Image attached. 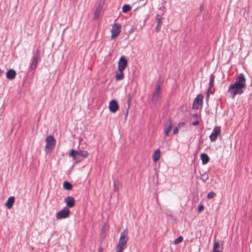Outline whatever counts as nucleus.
I'll return each instance as SVG.
<instances>
[{"mask_svg":"<svg viewBox=\"0 0 252 252\" xmlns=\"http://www.w3.org/2000/svg\"><path fill=\"white\" fill-rule=\"evenodd\" d=\"M220 247V244L218 242L215 241L213 246V251H219L218 249Z\"/></svg>","mask_w":252,"mask_h":252,"instance_id":"obj_25","label":"nucleus"},{"mask_svg":"<svg viewBox=\"0 0 252 252\" xmlns=\"http://www.w3.org/2000/svg\"><path fill=\"white\" fill-rule=\"evenodd\" d=\"M246 81L244 74L240 73L235 83L229 86L228 92L231 94L232 98H234L236 95H240L244 93L246 86Z\"/></svg>","mask_w":252,"mask_h":252,"instance_id":"obj_1","label":"nucleus"},{"mask_svg":"<svg viewBox=\"0 0 252 252\" xmlns=\"http://www.w3.org/2000/svg\"><path fill=\"white\" fill-rule=\"evenodd\" d=\"M127 65V61L124 56L120 58L118 62V70H125Z\"/></svg>","mask_w":252,"mask_h":252,"instance_id":"obj_10","label":"nucleus"},{"mask_svg":"<svg viewBox=\"0 0 252 252\" xmlns=\"http://www.w3.org/2000/svg\"><path fill=\"white\" fill-rule=\"evenodd\" d=\"M102 9V7L101 6H98L96 8L94 13V19L96 20L98 19L99 14L101 12Z\"/></svg>","mask_w":252,"mask_h":252,"instance_id":"obj_19","label":"nucleus"},{"mask_svg":"<svg viewBox=\"0 0 252 252\" xmlns=\"http://www.w3.org/2000/svg\"><path fill=\"white\" fill-rule=\"evenodd\" d=\"M14 202L15 197L14 196H10L7 200L5 205L8 209H10L12 207Z\"/></svg>","mask_w":252,"mask_h":252,"instance_id":"obj_16","label":"nucleus"},{"mask_svg":"<svg viewBox=\"0 0 252 252\" xmlns=\"http://www.w3.org/2000/svg\"><path fill=\"white\" fill-rule=\"evenodd\" d=\"M214 75L213 74H211L210 78L209 87L208 88V92H209L211 90L212 87L214 86Z\"/></svg>","mask_w":252,"mask_h":252,"instance_id":"obj_20","label":"nucleus"},{"mask_svg":"<svg viewBox=\"0 0 252 252\" xmlns=\"http://www.w3.org/2000/svg\"><path fill=\"white\" fill-rule=\"evenodd\" d=\"M16 75V71L13 69L8 70L6 73V78L9 80H13Z\"/></svg>","mask_w":252,"mask_h":252,"instance_id":"obj_14","label":"nucleus"},{"mask_svg":"<svg viewBox=\"0 0 252 252\" xmlns=\"http://www.w3.org/2000/svg\"><path fill=\"white\" fill-rule=\"evenodd\" d=\"M119 108V104L116 100H112L109 104V108L110 112L112 113L116 112Z\"/></svg>","mask_w":252,"mask_h":252,"instance_id":"obj_11","label":"nucleus"},{"mask_svg":"<svg viewBox=\"0 0 252 252\" xmlns=\"http://www.w3.org/2000/svg\"><path fill=\"white\" fill-rule=\"evenodd\" d=\"M131 9V7L129 4H125L122 7V11L124 13H127Z\"/></svg>","mask_w":252,"mask_h":252,"instance_id":"obj_23","label":"nucleus"},{"mask_svg":"<svg viewBox=\"0 0 252 252\" xmlns=\"http://www.w3.org/2000/svg\"><path fill=\"white\" fill-rule=\"evenodd\" d=\"M76 155L86 158L88 156V153L86 151H77Z\"/></svg>","mask_w":252,"mask_h":252,"instance_id":"obj_22","label":"nucleus"},{"mask_svg":"<svg viewBox=\"0 0 252 252\" xmlns=\"http://www.w3.org/2000/svg\"><path fill=\"white\" fill-rule=\"evenodd\" d=\"M63 187L66 190H70L72 189V186L70 183L65 181L63 183Z\"/></svg>","mask_w":252,"mask_h":252,"instance_id":"obj_21","label":"nucleus"},{"mask_svg":"<svg viewBox=\"0 0 252 252\" xmlns=\"http://www.w3.org/2000/svg\"><path fill=\"white\" fill-rule=\"evenodd\" d=\"M126 248L117 245L116 252H123Z\"/></svg>","mask_w":252,"mask_h":252,"instance_id":"obj_28","label":"nucleus"},{"mask_svg":"<svg viewBox=\"0 0 252 252\" xmlns=\"http://www.w3.org/2000/svg\"><path fill=\"white\" fill-rule=\"evenodd\" d=\"M221 132V128L220 126L215 127L214 129L213 132L211 134L210 136V139L211 141H215L217 139L218 136H219Z\"/></svg>","mask_w":252,"mask_h":252,"instance_id":"obj_9","label":"nucleus"},{"mask_svg":"<svg viewBox=\"0 0 252 252\" xmlns=\"http://www.w3.org/2000/svg\"><path fill=\"white\" fill-rule=\"evenodd\" d=\"M77 151H76L75 150L72 149L70 151L69 153V156L73 158H74L75 156L76 155Z\"/></svg>","mask_w":252,"mask_h":252,"instance_id":"obj_29","label":"nucleus"},{"mask_svg":"<svg viewBox=\"0 0 252 252\" xmlns=\"http://www.w3.org/2000/svg\"><path fill=\"white\" fill-rule=\"evenodd\" d=\"M193 117L194 118H198V116L197 114H194V115H193Z\"/></svg>","mask_w":252,"mask_h":252,"instance_id":"obj_37","label":"nucleus"},{"mask_svg":"<svg viewBox=\"0 0 252 252\" xmlns=\"http://www.w3.org/2000/svg\"><path fill=\"white\" fill-rule=\"evenodd\" d=\"M172 123L171 120H169L167 123L165 125L164 132L165 136L167 137L168 136L170 131L172 128Z\"/></svg>","mask_w":252,"mask_h":252,"instance_id":"obj_13","label":"nucleus"},{"mask_svg":"<svg viewBox=\"0 0 252 252\" xmlns=\"http://www.w3.org/2000/svg\"><path fill=\"white\" fill-rule=\"evenodd\" d=\"M186 125V123L185 122H182V123H180L179 124H178V126L179 127H181L182 126H184Z\"/></svg>","mask_w":252,"mask_h":252,"instance_id":"obj_32","label":"nucleus"},{"mask_svg":"<svg viewBox=\"0 0 252 252\" xmlns=\"http://www.w3.org/2000/svg\"><path fill=\"white\" fill-rule=\"evenodd\" d=\"M130 99H129L128 100V107H129V106H130Z\"/></svg>","mask_w":252,"mask_h":252,"instance_id":"obj_39","label":"nucleus"},{"mask_svg":"<svg viewBox=\"0 0 252 252\" xmlns=\"http://www.w3.org/2000/svg\"><path fill=\"white\" fill-rule=\"evenodd\" d=\"M156 20L157 21L158 24V25H161L162 24V17L160 15L157 14L156 17Z\"/></svg>","mask_w":252,"mask_h":252,"instance_id":"obj_27","label":"nucleus"},{"mask_svg":"<svg viewBox=\"0 0 252 252\" xmlns=\"http://www.w3.org/2000/svg\"><path fill=\"white\" fill-rule=\"evenodd\" d=\"M40 52V48H37L36 50L35 53L32 59V63L30 67V69L31 70H35L36 69L39 59Z\"/></svg>","mask_w":252,"mask_h":252,"instance_id":"obj_4","label":"nucleus"},{"mask_svg":"<svg viewBox=\"0 0 252 252\" xmlns=\"http://www.w3.org/2000/svg\"><path fill=\"white\" fill-rule=\"evenodd\" d=\"M66 206L68 208H72L75 204V200L74 197L72 196H67L65 199Z\"/></svg>","mask_w":252,"mask_h":252,"instance_id":"obj_12","label":"nucleus"},{"mask_svg":"<svg viewBox=\"0 0 252 252\" xmlns=\"http://www.w3.org/2000/svg\"><path fill=\"white\" fill-rule=\"evenodd\" d=\"M204 209V207L202 204H201L198 206V211L199 212L203 211Z\"/></svg>","mask_w":252,"mask_h":252,"instance_id":"obj_31","label":"nucleus"},{"mask_svg":"<svg viewBox=\"0 0 252 252\" xmlns=\"http://www.w3.org/2000/svg\"><path fill=\"white\" fill-rule=\"evenodd\" d=\"M199 123H200L199 121L198 120H196V121H194V122H193L191 124L193 126H197L199 124Z\"/></svg>","mask_w":252,"mask_h":252,"instance_id":"obj_33","label":"nucleus"},{"mask_svg":"<svg viewBox=\"0 0 252 252\" xmlns=\"http://www.w3.org/2000/svg\"><path fill=\"white\" fill-rule=\"evenodd\" d=\"M114 187H115V190H116L117 189V187L115 186V184H114Z\"/></svg>","mask_w":252,"mask_h":252,"instance_id":"obj_40","label":"nucleus"},{"mask_svg":"<svg viewBox=\"0 0 252 252\" xmlns=\"http://www.w3.org/2000/svg\"><path fill=\"white\" fill-rule=\"evenodd\" d=\"M179 127L178 126H176V127H175L174 128V129L173 130V133L174 134H177L179 132V129H178Z\"/></svg>","mask_w":252,"mask_h":252,"instance_id":"obj_30","label":"nucleus"},{"mask_svg":"<svg viewBox=\"0 0 252 252\" xmlns=\"http://www.w3.org/2000/svg\"><path fill=\"white\" fill-rule=\"evenodd\" d=\"M46 145L45 151L46 153H50L55 147L56 141L52 135H48L45 139Z\"/></svg>","mask_w":252,"mask_h":252,"instance_id":"obj_2","label":"nucleus"},{"mask_svg":"<svg viewBox=\"0 0 252 252\" xmlns=\"http://www.w3.org/2000/svg\"><path fill=\"white\" fill-rule=\"evenodd\" d=\"M162 84V82L158 81L157 83L156 88L155 92L153 94L152 100L153 102L156 103L159 98V95L160 94V87Z\"/></svg>","mask_w":252,"mask_h":252,"instance_id":"obj_8","label":"nucleus"},{"mask_svg":"<svg viewBox=\"0 0 252 252\" xmlns=\"http://www.w3.org/2000/svg\"><path fill=\"white\" fill-rule=\"evenodd\" d=\"M70 211L67 207H64L62 210L58 212L56 214L57 220L65 219L69 216Z\"/></svg>","mask_w":252,"mask_h":252,"instance_id":"obj_7","label":"nucleus"},{"mask_svg":"<svg viewBox=\"0 0 252 252\" xmlns=\"http://www.w3.org/2000/svg\"><path fill=\"white\" fill-rule=\"evenodd\" d=\"M103 251V248L102 247H99L98 249V252H102Z\"/></svg>","mask_w":252,"mask_h":252,"instance_id":"obj_36","label":"nucleus"},{"mask_svg":"<svg viewBox=\"0 0 252 252\" xmlns=\"http://www.w3.org/2000/svg\"><path fill=\"white\" fill-rule=\"evenodd\" d=\"M161 153L159 149L156 150L154 153L152 158L153 159L155 162L158 161L160 157Z\"/></svg>","mask_w":252,"mask_h":252,"instance_id":"obj_17","label":"nucleus"},{"mask_svg":"<svg viewBox=\"0 0 252 252\" xmlns=\"http://www.w3.org/2000/svg\"><path fill=\"white\" fill-rule=\"evenodd\" d=\"M201 159L203 164H206L209 161V157L205 153H203L201 155Z\"/></svg>","mask_w":252,"mask_h":252,"instance_id":"obj_18","label":"nucleus"},{"mask_svg":"<svg viewBox=\"0 0 252 252\" xmlns=\"http://www.w3.org/2000/svg\"><path fill=\"white\" fill-rule=\"evenodd\" d=\"M124 70H118L116 72L115 79L116 81H120L124 79Z\"/></svg>","mask_w":252,"mask_h":252,"instance_id":"obj_15","label":"nucleus"},{"mask_svg":"<svg viewBox=\"0 0 252 252\" xmlns=\"http://www.w3.org/2000/svg\"><path fill=\"white\" fill-rule=\"evenodd\" d=\"M208 179V175H203L202 178V180L204 181H205Z\"/></svg>","mask_w":252,"mask_h":252,"instance_id":"obj_35","label":"nucleus"},{"mask_svg":"<svg viewBox=\"0 0 252 252\" xmlns=\"http://www.w3.org/2000/svg\"><path fill=\"white\" fill-rule=\"evenodd\" d=\"M216 196V193L214 191H211L210 192L208 195H207V198L208 199H212L215 197Z\"/></svg>","mask_w":252,"mask_h":252,"instance_id":"obj_26","label":"nucleus"},{"mask_svg":"<svg viewBox=\"0 0 252 252\" xmlns=\"http://www.w3.org/2000/svg\"><path fill=\"white\" fill-rule=\"evenodd\" d=\"M121 32V26L119 23H115L111 30V38L113 39L117 37Z\"/></svg>","mask_w":252,"mask_h":252,"instance_id":"obj_6","label":"nucleus"},{"mask_svg":"<svg viewBox=\"0 0 252 252\" xmlns=\"http://www.w3.org/2000/svg\"><path fill=\"white\" fill-rule=\"evenodd\" d=\"M106 227H108V225L107 224H104L103 225V228H105Z\"/></svg>","mask_w":252,"mask_h":252,"instance_id":"obj_38","label":"nucleus"},{"mask_svg":"<svg viewBox=\"0 0 252 252\" xmlns=\"http://www.w3.org/2000/svg\"><path fill=\"white\" fill-rule=\"evenodd\" d=\"M213 252H220V251H213Z\"/></svg>","mask_w":252,"mask_h":252,"instance_id":"obj_41","label":"nucleus"},{"mask_svg":"<svg viewBox=\"0 0 252 252\" xmlns=\"http://www.w3.org/2000/svg\"><path fill=\"white\" fill-rule=\"evenodd\" d=\"M204 96L202 94H198L193 101L192 108L198 109L202 107Z\"/></svg>","mask_w":252,"mask_h":252,"instance_id":"obj_5","label":"nucleus"},{"mask_svg":"<svg viewBox=\"0 0 252 252\" xmlns=\"http://www.w3.org/2000/svg\"><path fill=\"white\" fill-rule=\"evenodd\" d=\"M161 26V25H158H158L156 27V30L157 32H159L160 31Z\"/></svg>","mask_w":252,"mask_h":252,"instance_id":"obj_34","label":"nucleus"},{"mask_svg":"<svg viewBox=\"0 0 252 252\" xmlns=\"http://www.w3.org/2000/svg\"><path fill=\"white\" fill-rule=\"evenodd\" d=\"M128 231L127 229L124 230L121 233L120 237L119 238L117 245L123 247L124 248L126 247V244L128 240Z\"/></svg>","mask_w":252,"mask_h":252,"instance_id":"obj_3","label":"nucleus"},{"mask_svg":"<svg viewBox=\"0 0 252 252\" xmlns=\"http://www.w3.org/2000/svg\"><path fill=\"white\" fill-rule=\"evenodd\" d=\"M183 241V237L182 236H179L178 238L174 240L173 243L175 245L178 244Z\"/></svg>","mask_w":252,"mask_h":252,"instance_id":"obj_24","label":"nucleus"}]
</instances>
